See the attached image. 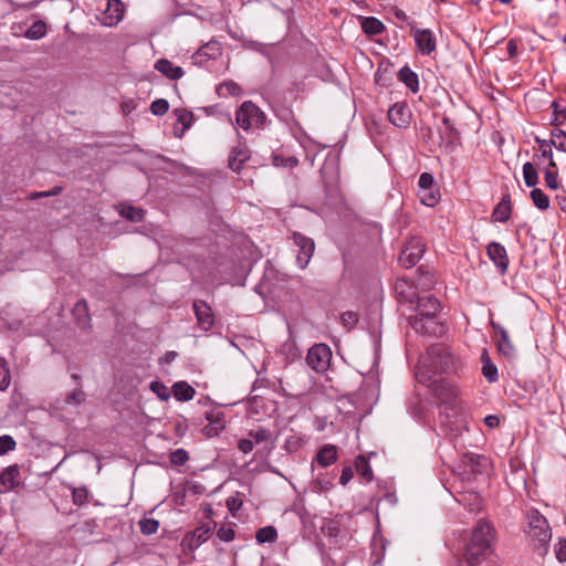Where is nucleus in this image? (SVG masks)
<instances>
[{
	"instance_id": "f257e3e1",
	"label": "nucleus",
	"mask_w": 566,
	"mask_h": 566,
	"mask_svg": "<svg viewBox=\"0 0 566 566\" xmlns=\"http://www.w3.org/2000/svg\"><path fill=\"white\" fill-rule=\"evenodd\" d=\"M494 536L495 530L490 522L480 520L476 523L464 552L469 566L479 565L492 553Z\"/></svg>"
},
{
	"instance_id": "f03ea898",
	"label": "nucleus",
	"mask_w": 566,
	"mask_h": 566,
	"mask_svg": "<svg viewBox=\"0 0 566 566\" xmlns=\"http://www.w3.org/2000/svg\"><path fill=\"white\" fill-rule=\"evenodd\" d=\"M416 314L408 316V324L418 333L437 334L440 325L437 315L441 311L440 301L432 295H423L417 298Z\"/></svg>"
},
{
	"instance_id": "7ed1b4c3",
	"label": "nucleus",
	"mask_w": 566,
	"mask_h": 566,
	"mask_svg": "<svg viewBox=\"0 0 566 566\" xmlns=\"http://www.w3.org/2000/svg\"><path fill=\"white\" fill-rule=\"evenodd\" d=\"M533 549L544 556L552 539V528L547 518L538 510L532 509L526 513V526L524 530Z\"/></svg>"
},
{
	"instance_id": "20e7f679",
	"label": "nucleus",
	"mask_w": 566,
	"mask_h": 566,
	"mask_svg": "<svg viewBox=\"0 0 566 566\" xmlns=\"http://www.w3.org/2000/svg\"><path fill=\"white\" fill-rule=\"evenodd\" d=\"M421 363L428 373L434 375L458 373L462 366L461 360L443 346L430 347Z\"/></svg>"
},
{
	"instance_id": "39448f33",
	"label": "nucleus",
	"mask_w": 566,
	"mask_h": 566,
	"mask_svg": "<svg viewBox=\"0 0 566 566\" xmlns=\"http://www.w3.org/2000/svg\"><path fill=\"white\" fill-rule=\"evenodd\" d=\"M429 387L440 402L441 412H447L448 417L454 416L455 400L459 395L458 386L446 378H440L431 381Z\"/></svg>"
},
{
	"instance_id": "423d86ee",
	"label": "nucleus",
	"mask_w": 566,
	"mask_h": 566,
	"mask_svg": "<svg viewBox=\"0 0 566 566\" xmlns=\"http://www.w3.org/2000/svg\"><path fill=\"white\" fill-rule=\"evenodd\" d=\"M265 119L264 112L251 101L243 102L235 113V122L244 130L263 125Z\"/></svg>"
},
{
	"instance_id": "0eeeda50",
	"label": "nucleus",
	"mask_w": 566,
	"mask_h": 566,
	"mask_svg": "<svg viewBox=\"0 0 566 566\" xmlns=\"http://www.w3.org/2000/svg\"><path fill=\"white\" fill-rule=\"evenodd\" d=\"M331 358V348L326 344H316L308 349L306 363L316 373H324L329 366Z\"/></svg>"
},
{
	"instance_id": "6e6552de",
	"label": "nucleus",
	"mask_w": 566,
	"mask_h": 566,
	"mask_svg": "<svg viewBox=\"0 0 566 566\" xmlns=\"http://www.w3.org/2000/svg\"><path fill=\"white\" fill-rule=\"evenodd\" d=\"M424 252V244L422 240L419 238L410 239L403 247L399 255V263L406 268L415 266L420 259L422 258Z\"/></svg>"
},
{
	"instance_id": "1a4fd4ad",
	"label": "nucleus",
	"mask_w": 566,
	"mask_h": 566,
	"mask_svg": "<svg viewBox=\"0 0 566 566\" xmlns=\"http://www.w3.org/2000/svg\"><path fill=\"white\" fill-rule=\"evenodd\" d=\"M207 424L202 427V433L207 438L218 437L226 428V416L222 411L212 409L205 412Z\"/></svg>"
},
{
	"instance_id": "9d476101",
	"label": "nucleus",
	"mask_w": 566,
	"mask_h": 566,
	"mask_svg": "<svg viewBox=\"0 0 566 566\" xmlns=\"http://www.w3.org/2000/svg\"><path fill=\"white\" fill-rule=\"evenodd\" d=\"M293 240L298 248L296 262L301 269H304L310 263L315 250L314 241L298 232L293 233Z\"/></svg>"
},
{
	"instance_id": "9b49d317",
	"label": "nucleus",
	"mask_w": 566,
	"mask_h": 566,
	"mask_svg": "<svg viewBox=\"0 0 566 566\" xmlns=\"http://www.w3.org/2000/svg\"><path fill=\"white\" fill-rule=\"evenodd\" d=\"M412 114L407 103H395L388 109L389 122L398 128H407L410 125Z\"/></svg>"
},
{
	"instance_id": "f8f14e48",
	"label": "nucleus",
	"mask_w": 566,
	"mask_h": 566,
	"mask_svg": "<svg viewBox=\"0 0 566 566\" xmlns=\"http://www.w3.org/2000/svg\"><path fill=\"white\" fill-rule=\"evenodd\" d=\"M413 39L418 51L422 55H430L437 49V40L430 29H416Z\"/></svg>"
},
{
	"instance_id": "ddd939ff",
	"label": "nucleus",
	"mask_w": 566,
	"mask_h": 566,
	"mask_svg": "<svg viewBox=\"0 0 566 566\" xmlns=\"http://www.w3.org/2000/svg\"><path fill=\"white\" fill-rule=\"evenodd\" d=\"M198 326L203 331H210L214 324V315L207 302L196 300L192 304Z\"/></svg>"
},
{
	"instance_id": "4468645a",
	"label": "nucleus",
	"mask_w": 566,
	"mask_h": 566,
	"mask_svg": "<svg viewBox=\"0 0 566 566\" xmlns=\"http://www.w3.org/2000/svg\"><path fill=\"white\" fill-rule=\"evenodd\" d=\"M338 459V448L334 444L327 443L324 444L315 454V458L312 461V470L314 471V465L317 464L322 468H327L334 464Z\"/></svg>"
},
{
	"instance_id": "2eb2a0df",
	"label": "nucleus",
	"mask_w": 566,
	"mask_h": 566,
	"mask_svg": "<svg viewBox=\"0 0 566 566\" xmlns=\"http://www.w3.org/2000/svg\"><path fill=\"white\" fill-rule=\"evenodd\" d=\"M222 53L220 42L211 40L203 44L192 56L196 64H202L208 60H216Z\"/></svg>"
},
{
	"instance_id": "dca6fc26",
	"label": "nucleus",
	"mask_w": 566,
	"mask_h": 566,
	"mask_svg": "<svg viewBox=\"0 0 566 566\" xmlns=\"http://www.w3.org/2000/svg\"><path fill=\"white\" fill-rule=\"evenodd\" d=\"M489 258L500 269L502 273H505L509 268V256L506 249L499 242H491L486 247Z\"/></svg>"
},
{
	"instance_id": "f3484780",
	"label": "nucleus",
	"mask_w": 566,
	"mask_h": 566,
	"mask_svg": "<svg viewBox=\"0 0 566 566\" xmlns=\"http://www.w3.org/2000/svg\"><path fill=\"white\" fill-rule=\"evenodd\" d=\"M20 469L18 464L9 465L0 473V493L9 492L20 484Z\"/></svg>"
},
{
	"instance_id": "a211bd4d",
	"label": "nucleus",
	"mask_w": 566,
	"mask_h": 566,
	"mask_svg": "<svg viewBox=\"0 0 566 566\" xmlns=\"http://www.w3.org/2000/svg\"><path fill=\"white\" fill-rule=\"evenodd\" d=\"M250 159V150L245 144L239 143L233 147L229 156V168L234 172H240L244 163Z\"/></svg>"
},
{
	"instance_id": "6ab92c4d",
	"label": "nucleus",
	"mask_w": 566,
	"mask_h": 566,
	"mask_svg": "<svg viewBox=\"0 0 566 566\" xmlns=\"http://www.w3.org/2000/svg\"><path fill=\"white\" fill-rule=\"evenodd\" d=\"M357 20L361 31L368 36L379 35L386 30L385 24L376 17L358 15Z\"/></svg>"
},
{
	"instance_id": "aec40b11",
	"label": "nucleus",
	"mask_w": 566,
	"mask_h": 566,
	"mask_svg": "<svg viewBox=\"0 0 566 566\" xmlns=\"http://www.w3.org/2000/svg\"><path fill=\"white\" fill-rule=\"evenodd\" d=\"M512 201L511 195L504 193L501 201L495 206L492 212V220L494 222H506L511 218Z\"/></svg>"
},
{
	"instance_id": "412c9836",
	"label": "nucleus",
	"mask_w": 566,
	"mask_h": 566,
	"mask_svg": "<svg viewBox=\"0 0 566 566\" xmlns=\"http://www.w3.org/2000/svg\"><path fill=\"white\" fill-rule=\"evenodd\" d=\"M457 501L471 513H476L482 510L483 501L478 492L469 491L459 493Z\"/></svg>"
},
{
	"instance_id": "4be33fe9",
	"label": "nucleus",
	"mask_w": 566,
	"mask_h": 566,
	"mask_svg": "<svg viewBox=\"0 0 566 566\" xmlns=\"http://www.w3.org/2000/svg\"><path fill=\"white\" fill-rule=\"evenodd\" d=\"M171 392L178 401H189L196 395L195 388L184 380L175 382L171 387Z\"/></svg>"
},
{
	"instance_id": "5701e85b",
	"label": "nucleus",
	"mask_w": 566,
	"mask_h": 566,
	"mask_svg": "<svg viewBox=\"0 0 566 566\" xmlns=\"http://www.w3.org/2000/svg\"><path fill=\"white\" fill-rule=\"evenodd\" d=\"M155 69L170 80H178L184 75V71L180 66L174 65L166 59L158 60L155 64Z\"/></svg>"
},
{
	"instance_id": "b1692460",
	"label": "nucleus",
	"mask_w": 566,
	"mask_h": 566,
	"mask_svg": "<svg viewBox=\"0 0 566 566\" xmlns=\"http://www.w3.org/2000/svg\"><path fill=\"white\" fill-rule=\"evenodd\" d=\"M398 78L402 82L412 93L419 92V77L408 65L401 67L398 72Z\"/></svg>"
},
{
	"instance_id": "393cba45",
	"label": "nucleus",
	"mask_w": 566,
	"mask_h": 566,
	"mask_svg": "<svg viewBox=\"0 0 566 566\" xmlns=\"http://www.w3.org/2000/svg\"><path fill=\"white\" fill-rule=\"evenodd\" d=\"M73 315L81 328L86 329L90 326L91 317L88 314V305L84 298L76 302L73 308Z\"/></svg>"
},
{
	"instance_id": "a878e982",
	"label": "nucleus",
	"mask_w": 566,
	"mask_h": 566,
	"mask_svg": "<svg viewBox=\"0 0 566 566\" xmlns=\"http://www.w3.org/2000/svg\"><path fill=\"white\" fill-rule=\"evenodd\" d=\"M482 375L489 382H496L499 380L497 367L492 363L486 349L481 354Z\"/></svg>"
},
{
	"instance_id": "bb28decb",
	"label": "nucleus",
	"mask_w": 566,
	"mask_h": 566,
	"mask_svg": "<svg viewBox=\"0 0 566 566\" xmlns=\"http://www.w3.org/2000/svg\"><path fill=\"white\" fill-rule=\"evenodd\" d=\"M443 133L442 138L446 142L448 147H452L455 143L460 140V132L454 127L451 119L448 116H443Z\"/></svg>"
},
{
	"instance_id": "cd10ccee",
	"label": "nucleus",
	"mask_w": 566,
	"mask_h": 566,
	"mask_svg": "<svg viewBox=\"0 0 566 566\" xmlns=\"http://www.w3.org/2000/svg\"><path fill=\"white\" fill-rule=\"evenodd\" d=\"M418 198L420 202L427 207H434L441 198L437 187L418 189Z\"/></svg>"
},
{
	"instance_id": "c85d7f7f",
	"label": "nucleus",
	"mask_w": 566,
	"mask_h": 566,
	"mask_svg": "<svg viewBox=\"0 0 566 566\" xmlns=\"http://www.w3.org/2000/svg\"><path fill=\"white\" fill-rule=\"evenodd\" d=\"M355 468L357 473L366 481L370 482L374 479L373 469L368 459L365 455H357L355 459Z\"/></svg>"
},
{
	"instance_id": "c756f323",
	"label": "nucleus",
	"mask_w": 566,
	"mask_h": 566,
	"mask_svg": "<svg viewBox=\"0 0 566 566\" xmlns=\"http://www.w3.org/2000/svg\"><path fill=\"white\" fill-rule=\"evenodd\" d=\"M248 439L253 442V446H259L263 442H270L272 440V432L270 429L264 427H258L248 431Z\"/></svg>"
},
{
	"instance_id": "7c9ffc66",
	"label": "nucleus",
	"mask_w": 566,
	"mask_h": 566,
	"mask_svg": "<svg viewBox=\"0 0 566 566\" xmlns=\"http://www.w3.org/2000/svg\"><path fill=\"white\" fill-rule=\"evenodd\" d=\"M495 328L500 336L497 342L499 350L505 356H511L514 353V346L510 340L507 331L502 326H496Z\"/></svg>"
},
{
	"instance_id": "2f4dec72",
	"label": "nucleus",
	"mask_w": 566,
	"mask_h": 566,
	"mask_svg": "<svg viewBox=\"0 0 566 566\" xmlns=\"http://www.w3.org/2000/svg\"><path fill=\"white\" fill-rule=\"evenodd\" d=\"M212 526L209 523H205L196 527L191 534V539L196 547L200 546L208 541Z\"/></svg>"
},
{
	"instance_id": "473e14b6",
	"label": "nucleus",
	"mask_w": 566,
	"mask_h": 566,
	"mask_svg": "<svg viewBox=\"0 0 566 566\" xmlns=\"http://www.w3.org/2000/svg\"><path fill=\"white\" fill-rule=\"evenodd\" d=\"M46 23L43 20H36L32 25L24 32V36L30 40H40L46 34Z\"/></svg>"
},
{
	"instance_id": "72a5a7b5",
	"label": "nucleus",
	"mask_w": 566,
	"mask_h": 566,
	"mask_svg": "<svg viewBox=\"0 0 566 566\" xmlns=\"http://www.w3.org/2000/svg\"><path fill=\"white\" fill-rule=\"evenodd\" d=\"M255 539L259 544L274 543L277 539V531L271 525L261 527L255 534Z\"/></svg>"
},
{
	"instance_id": "f704fd0d",
	"label": "nucleus",
	"mask_w": 566,
	"mask_h": 566,
	"mask_svg": "<svg viewBox=\"0 0 566 566\" xmlns=\"http://www.w3.org/2000/svg\"><path fill=\"white\" fill-rule=\"evenodd\" d=\"M241 93V87L233 81H228L217 86V94L220 97L238 96Z\"/></svg>"
},
{
	"instance_id": "c9c22d12",
	"label": "nucleus",
	"mask_w": 566,
	"mask_h": 566,
	"mask_svg": "<svg viewBox=\"0 0 566 566\" xmlns=\"http://www.w3.org/2000/svg\"><path fill=\"white\" fill-rule=\"evenodd\" d=\"M523 178L527 187H535L538 182V174L535 166L527 161L523 165Z\"/></svg>"
},
{
	"instance_id": "e433bc0d",
	"label": "nucleus",
	"mask_w": 566,
	"mask_h": 566,
	"mask_svg": "<svg viewBox=\"0 0 566 566\" xmlns=\"http://www.w3.org/2000/svg\"><path fill=\"white\" fill-rule=\"evenodd\" d=\"M11 384L10 367L6 358L0 357V391H6Z\"/></svg>"
},
{
	"instance_id": "4c0bfd02",
	"label": "nucleus",
	"mask_w": 566,
	"mask_h": 566,
	"mask_svg": "<svg viewBox=\"0 0 566 566\" xmlns=\"http://www.w3.org/2000/svg\"><path fill=\"white\" fill-rule=\"evenodd\" d=\"M531 199L536 208L546 210L549 207L548 196L539 188H534L531 191Z\"/></svg>"
},
{
	"instance_id": "58836bf2",
	"label": "nucleus",
	"mask_w": 566,
	"mask_h": 566,
	"mask_svg": "<svg viewBox=\"0 0 566 566\" xmlns=\"http://www.w3.org/2000/svg\"><path fill=\"white\" fill-rule=\"evenodd\" d=\"M535 143L538 145V151L539 154L538 155H535V157L537 159H547V160H552V157H553V149H552V144L549 143L548 139H543L538 136H535L534 138Z\"/></svg>"
},
{
	"instance_id": "ea45409f",
	"label": "nucleus",
	"mask_w": 566,
	"mask_h": 566,
	"mask_svg": "<svg viewBox=\"0 0 566 566\" xmlns=\"http://www.w3.org/2000/svg\"><path fill=\"white\" fill-rule=\"evenodd\" d=\"M548 140L557 150L566 153V132L553 129Z\"/></svg>"
},
{
	"instance_id": "a19ab883",
	"label": "nucleus",
	"mask_w": 566,
	"mask_h": 566,
	"mask_svg": "<svg viewBox=\"0 0 566 566\" xmlns=\"http://www.w3.org/2000/svg\"><path fill=\"white\" fill-rule=\"evenodd\" d=\"M395 291L399 296L409 300V302L412 303L411 296L413 295V291L411 284L407 280L398 279L395 283Z\"/></svg>"
},
{
	"instance_id": "79ce46f5",
	"label": "nucleus",
	"mask_w": 566,
	"mask_h": 566,
	"mask_svg": "<svg viewBox=\"0 0 566 566\" xmlns=\"http://www.w3.org/2000/svg\"><path fill=\"white\" fill-rule=\"evenodd\" d=\"M553 114L551 117V125L559 126L566 120V108L560 106L558 102L552 103Z\"/></svg>"
},
{
	"instance_id": "37998d69",
	"label": "nucleus",
	"mask_w": 566,
	"mask_h": 566,
	"mask_svg": "<svg viewBox=\"0 0 566 566\" xmlns=\"http://www.w3.org/2000/svg\"><path fill=\"white\" fill-rule=\"evenodd\" d=\"M72 501L75 505L82 506L88 502V490L86 486L74 488L72 491Z\"/></svg>"
},
{
	"instance_id": "c03bdc74",
	"label": "nucleus",
	"mask_w": 566,
	"mask_h": 566,
	"mask_svg": "<svg viewBox=\"0 0 566 566\" xmlns=\"http://www.w3.org/2000/svg\"><path fill=\"white\" fill-rule=\"evenodd\" d=\"M174 113L177 116V122L182 125V132L190 128V126L192 125V120H193V114L191 112L177 108L174 111Z\"/></svg>"
},
{
	"instance_id": "a18cd8bd",
	"label": "nucleus",
	"mask_w": 566,
	"mask_h": 566,
	"mask_svg": "<svg viewBox=\"0 0 566 566\" xmlns=\"http://www.w3.org/2000/svg\"><path fill=\"white\" fill-rule=\"evenodd\" d=\"M159 522L155 518H143L139 521V528L144 535H153L158 531Z\"/></svg>"
},
{
	"instance_id": "49530a36",
	"label": "nucleus",
	"mask_w": 566,
	"mask_h": 566,
	"mask_svg": "<svg viewBox=\"0 0 566 566\" xmlns=\"http://www.w3.org/2000/svg\"><path fill=\"white\" fill-rule=\"evenodd\" d=\"M150 389L163 401H167L170 398V390H169V388L165 384H163L161 381H158V380L151 381L150 382Z\"/></svg>"
},
{
	"instance_id": "de8ad7c7",
	"label": "nucleus",
	"mask_w": 566,
	"mask_h": 566,
	"mask_svg": "<svg viewBox=\"0 0 566 566\" xmlns=\"http://www.w3.org/2000/svg\"><path fill=\"white\" fill-rule=\"evenodd\" d=\"M17 447V442L10 434L0 436V455H4L10 451H13Z\"/></svg>"
},
{
	"instance_id": "09e8293b",
	"label": "nucleus",
	"mask_w": 566,
	"mask_h": 566,
	"mask_svg": "<svg viewBox=\"0 0 566 566\" xmlns=\"http://www.w3.org/2000/svg\"><path fill=\"white\" fill-rule=\"evenodd\" d=\"M169 460L174 465H184L189 460V454L185 449H177L169 454Z\"/></svg>"
},
{
	"instance_id": "8fccbe9b",
	"label": "nucleus",
	"mask_w": 566,
	"mask_h": 566,
	"mask_svg": "<svg viewBox=\"0 0 566 566\" xmlns=\"http://www.w3.org/2000/svg\"><path fill=\"white\" fill-rule=\"evenodd\" d=\"M169 109V103L164 98H158L150 104V111L154 115H165Z\"/></svg>"
},
{
	"instance_id": "3c124183",
	"label": "nucleus",
	"mask_w": 566,
	"mask_h": 566,
	"mask_svg": "<svg viewBox=\"0 0 566 566\" xmlns=\"http://www.w3.org/2000/svg\"><path fill=\"white\" fill-rule=\"evenodd\" d=\"M545 184L549 189L556 190L558 188V172L549 168L545 169L544 175Z\"/></svg>"
},
{
	"instance_id": "603ef678",
	"label": "nucleus",
	"mask_w": 566,
	"mask_h": 566,
	"mask_svg": "<svg viewBox=\"0 0 566 566\" xmlns=\"http://www.w3.org/2000/svg\"><path fill=\"white\" fill-rule=\"evenodd\" d=\"M122 213L130 221L139 222L144 219V211L135 207H128L126 210H123Z\"/></svg>"
},
{
	"instance_id": "864d4df0",
	"label": "nucleus",
	"mask_w": 566,
	"mask_h": 566,
	"mask_svg": "<svg viewBox=\"0 0 566 566\" xmlns=\"http://www.w3.org/2000/svg\"><path fill=\"white\" fill-rule=\"evenodd\" d=\"M84 400H85V394L82 389H76V390L70 392L65 398V402L67 405H74V406L81 405L82 402H84Z\"/></svg>"
},
{
	"instance_id": "5fc2aeb1",
	"label": "nucleus",
	"mask_w": 566,
	"mask_h": 566,
	"mask_svg": "<svg viewBox=\"0 0 566 566\" xmlns=\"http://www.w3.org/2000/svg\"><path fill=\"white\" fill-rule=\"evenodd\" d=\"M234 530L230 526H226V525H222L218 531H217V536L220 541L222 542H231L234 539Z\"/></svg>"
},
{
	"instance_id": "6e6d98bb",
	"label": "nucleus",
	"mask_w": 566,
	"mask_h": 566,
	"mask_svg": "<svg viewBox=\"0 0 566 566\" xmlns=\"http://www.w3.org/2000/svg\"><path fill=\"white\" fill-rule=\"evenodd\" d=\"M434 186V179L433 176L430 172H422L419 176L418 180V189L420 188H433Z\"/></svg>"
},
{
	"instance_id": "4d7b16f0",
	"label": "nucleus",
	"mask_w": 566,
	"mask_h": 566,
	"mask_svg": "<svg viewBox=\"0 0 566 566\" xmlns=\"http://www.w3.org/2000/svg\"><path fill=\"white\" fill-rule=\"evenodd\" d=\"M112 9L116 12L115 20L118 22L124 13L123 2L120 0H108L107 11Z\"/></svg>"
},
{
	"instance_id": "13d9d810",
	"label": "nucleus",
	"mask_w": 566,
	"mask_h": 566,
	"mask_svg": "<svg viewBox=\"0 0 566 566\" xmlns=\"http://www.w3.org/2000/svg\"><path fill=\"white\" fill-rule=\"evenodd\" d=\"M340 318H342L344 326H346L348 328L354 327L356 325V323L358 322L357 314L354 312H350V311L343 313Z\"/></svg>"
},
{
	"instance_id": "bf43d9fd",
	"label": "nucleus",
	"mask_w": 566,
	"mask_h": 566,
	"mask_svg": "<svg viewBox=\"0 0 566 566\" xmlns=\"http://www.w3.org/2000/svg\"><path fill=\"white\" fill-rule=\"evenodd\" d=\"M555 555L558 562H566V539H558L557 544L555 545Z\"/></svg>"
},
{
	"instance_id": "052dcab7",
	"label": "nucleus",
	"mask_w": 566,
	"mask_h": 566,
	"mask_svg": "<svg viewBox=\"0 0 566 566\" xmlns=\"http://www.w3.org/2000/svg\"><path fill=\"white\" fill-rule=\"evenodd\" d=\"M273 163L275 166H290L293 168L298 165V159L295 157H287L286 159H283L280 156H274Z\"/></svg>"
},
{
	"instance_id": "680f3d73",
	"label": "nucleus",
	"mask_w": 566,
	"mask_h": 566,
	"mask_svg": "<svg viewBox=\"0 0 566 566\" xmlns=\"http://www.w3.org/2000/svg\"><path fill=\"white\" fill-rule=\"evenodd\" d=\"M254 446H253V442H251L248 437L247 438H242L238 441V449L244 453V454H248L250 453L252 450H253Z\"/></svg>"
},
{
	"instance_id": "e2e57ef3",
	"label": "nucleus",
	"mask_w": 566,
	"mask_h": 566,
	"mask_svg": "<svg viewBox=\"0 0 566 566\" xmlns=\"http://www.w3.org/2000/svg\"><path fill=\"white\" fill-rule=\"evenodd\" d=\"M353 476H354V472H353L352 467H345L342 470L339 483L345 486L353 479Z\"/></svg>"
},
{
	"instance_id": "0e129e2a",
	"label": "nucleus",
	"mask_w": 566,
	"mask_h": 566,
	"mask_svg": "<svg viewBox=\"0 0 566 566\" xmlns=\"http://www.w3.org/2000/svg\"><path fill=\"white\" fill-rule=\"evenodd\" d=\"M484 423L491 429L496 428L500 426V418L495 415H489L484 418Z\"/></svg>"
},
{
	"instance_id": "69168bd1",
	"label": "nucleus",
	"mask_w": 566,
	"mask_h": 566,
	"mask_svg": "<svg viewBox=\"0 0 566 566\" xmlns=\"http://www.w3.org/2000/svg\"><path fill=\"white\" fill-rule=\"evenodd\" d=\"M507 53L510 57H514L517 54V40L511 39L507 42Z\"/></svg>"
},
{
	"instance_id": "338daca9",
	"label": "nucleus",
	"mask_w": 566,
	"mask_h": 566,
	"mask_svg": "<svg viewBox=\"0 0 566 566\" xmlns=\"http://www.w3.org/2000/svg\"><path fill=\"white\" fill-rule=\"evenodd\" d=\"M50 197V193L48 191H35L29 195L30 200H35L40 198H46Z\"/></svg>"
},
{
	"instance_id": "774afa93",
	"label": "nucleus",
	"mask_w": 566,
	"mask_h": 566,
	"mask_svg": "<svg viewBox=\"0 0 566 566\" xmlns=\"http://www.w3.org/2000/svg\"><path fill=\"white\" fill-rule=\"evenodd\" d=\"M557 203L559 209L566 213V196H557Z\"/></svg>"
}]
</instances>
